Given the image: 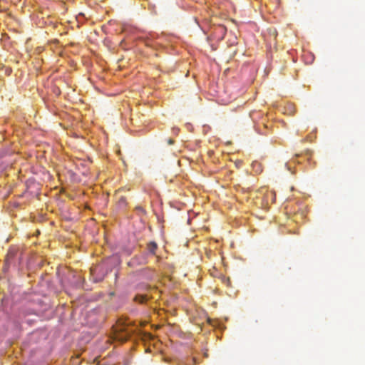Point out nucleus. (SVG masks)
<instances>
[{"label": "nucleus", "mask_w": 365, "mask_h": 365, "mask_svg": "<svg viewBox=\"0 0 365 365\" xmlns=\"http://www.w3.org/2000/svg\"><path fill=\"white\" fill-rule=\"evenodd\" d=\"M17 254V250L14 248H11L9 250L6 257V263L9 264L12 262L13 259Z\"/></svg>", "instance_id": "obj_1"}, {"label": "nucleus", "mask_w": 365, "mask_h": 365, "mask_svg": "<svg viewBox=\"0 0 365 365\" xmlns=\"http://www.w3.org/2000/svg\"><path fill=\"white\" fill-rule=\"evenodd\" d=\"M149 297L148 294H137L134 300L138 303L143 304L146 302L149 299Z\"/></svg>", "instance_id": "obj_2"}, {"label": "nucleus", "mask_w": 365, "mask_h": 365, "mask_svg": "<svg viewBox=\"0 0 365 365\" xmlns=\"http://www.w3.org/2000/svg\"><path fill=\"white\" fill-rule=\"evenodd\" d=\"M157 247V244L155 242H150L148 244V250L153 255L155 253Z\"/></svg>", "instance_id": "obj_3"}, {"label": "nucleus", "mask_w": 365, "mask_h": 365, "mask_svg": "<svg viewBox=\"0 0 365 365\" xmlns=\"http://www.w3.org/2000/svg\"><path fill=\"white\" fill-rule=\"evenodd\" d=\"M118 205L119 207H123L126 205V199L125 197H120L118 200Z\"/></svg>", "instance_id": "obj_4"}, {"label": "nucleus", "mask_w": 365, "mask_h": 365, "mask_svg": "<svg viewBox=\"0 0 365 365\" xmlns=\"http://www.w3.org/2000/svg\"><path fill=\"white\" fill-rule=\"evenodd\" d=\"M179 129L178 128H173V133L177 135L178 133Z\"/></svg>", "instance_id": "obj_5"}, {"label": "nucleus", "mask_w": 365, "mask_h": 365, "mask_svg": "<svg viewBox=\"0 0 365 365\" xmlns=\"http://www.w3.org/2000/svg\"><path fill=\"white\" fill-rule=\"evenodd\" d=\"M168 143L169 145H173L174 143V140L173 139L170 138L168 140Z\"/></svg>", "instance_id": "obj_6"}, {"label": "nucleus", "mask_w": 365, "mask_h": 365, "mask_svg": "<svg viewBox=\"0 0 365 365\" xmlns=\"http://www.w3.org/2000/svg\"><path fill=\"white\" fill-rule=\"evenodd\" d=\"M206 322L207 324H212V320L209 317H207Z\"/></svg>", "instance_id": "obj_7"}, {"label": "nucleus", "mask_w": 365, "mask_h": 365, "mask_svg": "<svg viewBox=\"0 0 365 365\" xmlns=\"http://www.w3.org/2000/svg\"><path fill=\"white\" fill-rule=\"evenodd\" d=\"M211 48L212 51L216 50V48L213 45H211Z\"/></svg>", "instance_id": "obj_8"}, {"label": "nucleus", "mask_w": 365, "mask_h": 365, "mask_svg": "<svg viewBox=\"0 0 365 365\" xmlns=\"http://www.w3.org/2000/svg\"><path fill=\"white\" fill-rule=\"evenodd\" d=\"M129 336H130V334H128V336L125 338V340H127V339L129 337Z\"/></svg>", "instance_id": "obj_9"}, {"label": "nucleus", "mask_w": 365, "mask_h": 365, "mask_svg": "<svg viewBox=\"0 0 365 365\" xmlns=\"http://www.w3.org/2000/svg\"><path fill=\"white\" fill-rule=\"evenodd\" d=\"M138 210H143V208L141 207H138Z\"/></svg>", "instance_id": "obj_10"}]
</instances>
